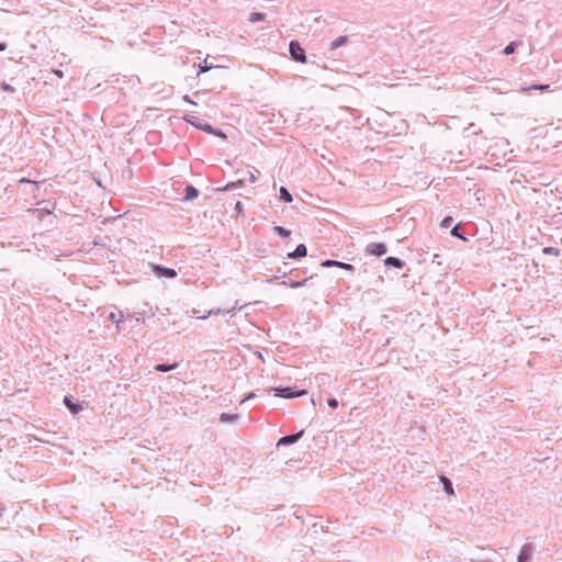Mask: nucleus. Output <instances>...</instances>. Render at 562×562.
<instances>
[{
  "label": "nucleus",
  "instance_id": "35",
  "mask_svg": "<svg viewBox=\"0 0 562 562\" xmlns=\"http://www.w3.org/2000/svg\"><path fill=\"white\" fill-rule=\"evenodd\" d=\"M249 180H250V182L256 181V176L252 172H250V175H249Z\"/></svg>",
  "mask_w": 562,
  "mask_h": 562
},
{
  "label": "nucleus",
  "instance_id": "28",
  "mask_svg": "<svg viewBox=\"0 0 562 562\" xmlns=\"http://www.w3.org/2000/svg\"><path fill=\"white\" fill-rule=\"evenodd\" d=\"M339 268L341 269H345V270H352L353 267L349 263H345V262H341V266H339Z\"/></svg>",
  "mask_w": 562,
  "mask_h": 562
},
{
  "label": "nucleus",
  "instance_id": "18",
  "mask_svg": "<svg viewBox=\"0 0 562 562\" xmlns=\"http://www.w3.org/2000/svg\"><path fill=\"white\" fill-rule=\"evenodd\" d=\"M186 192H187V199H193L198 195V190L193 187H187L186 189Z\"/></svg>",
  "mask_w": 562,
  "mask_h": 562
},
{
  "label": "nucleus",
  "instance_id": "9",
  "mask_svg": "<svg viewBox=\"0 0 562 562\" xmlns=\"http://www.w3.org/2000/svg\"><path fill=\"white\" fill-rule=\"evenodd\" d=\"M441 483L443 484V490L449 494L452 495L454 493L452 484L450 480L446 476L440 477Z\"/></svg>",
  "mask_w": 562,
  "mask_h": 562
},
{
  "label": "nucleus",
  "instance_id": "22",
  "mask_svg": "<svg viewBox=\"0 0 562 562\" xmlns=\"http://www.w3.org/2000/svg\"><path fill=\"white\" fill-rule=\"evenodd\" d=\"M451 222H452V217H451V216H446V217L441 221L440 226H441L442 228H447V227H449V226H450Z\"/></svg>",
  "mask_w": 562,
  "mask_h": 562
},
{
  "label": "nucleus",
  "instance_id": "12",
  "mask_svg": "<svg viewBox=\"0 0 562 562\" xmlns=\"http://www.w3.org/2000/svg\"><path fill=\"white\" fill-rule=\"evenodd\" d=\"M175 368H177V363H173V364H170V366L157 364L155 367V370L159 371V372H167V371L173 370Z\"/></svg>",
  "mask_w": 562,
  "mask_h": 562
},
{
  "label": "nucleus",
  "instance_id": "27",
  "mask_svg": "<svg viewBox=\"0 0 562 562\" xmlns=\"http://www.w3.org/2000/svg\"><path fill=\"white\" fill-rule=\"evenodd\" d=\"M1 87H2V89L4 91H9V92H13L14 91V88L12 86L8 85V83H2Z\"/></svg>",
  "mask_w": 562,
  "mask_h": 562
},
{
  "label": "nucleus",
  "instance_id": "26",
  "mask_svg": "<svg viewBox=\"0 0 562 562\" xmlns=\"http://www.w3.org/2000/svg\"><path fill=\"white\" fill-rule=\"evenodd\" d=\"M327 403L331 408H336L338 406V402L336 398H329Z\"/></svg>",
  "mask_w": 562,
  "mask_h": 562
},
{
  "label": "nucleus",
  "instance_id": "3",
  "mask_svg": "<svg viewBox=\"0 0 562 562\" xmlns=\"http://www.w3.org/2000/svg\"><path fill=\"white\" fill-rule=\"evenodd\" d=\"M367 252L372 256H382L386 252V247L382 243H372L368 245Z\"/></svg>",
  "mask_w": 562,
  "mask_h": 562
},
{
  "label": "nucleus",
  "instance_id": "2",
  "mask_svg": "<svg viewBox=\"0 0 562 562\" xmlns=\"http://www.w3.org/2000/svg\"><path fill=\"white\" fill-rule=\"evenodd\" d=\"M188 123L205 132H212V127L209 124H202L200 119L192 114H187L183 117Z\"/></svg>",
  "mask_w": 562,
  "mask_h": 562
},
{
  "label": "nucleus",
  "instance_id": "23",
  "mask_svg": "<svg viewBox=\"0 0 562 562\" xmlns=\"http://www.w3.org/2000/svg\"><path fill=\"white\" fill-rule=\"evenodd\" d=\"M515 52V43H510L509 45H507L504 49V54L506 55H510Z\"/></svg>",
  "mask_w": 562,
  "mask_h": 562
},
{
  "label": "nucleus",
  "instance_id": "33",
  "mask_svg": "<svg viewBox=\"0 0 562 562\" xmlns=\"http://www.w3.org/2000/svg\"><path fill=\"white\" fill-rule=\"evenodd\" d=\"M54 72L59 78H63V76H64L61 70H55Z\"/></svg>",
  "mask_w": 562,
  "mask_h": 562
},
{
  "label": "nucleus",
  "instance_id": "29",
  "mask_svg": "<svg viewBox=\"0 0 562 562\" xmlns=\"http://www.w3.org/2000/svg\"><path fill=\"white\" fill-rule=\"evenodd\" d=\"M306 281H307V280H303V281H301V282H292V283H291V286H292V288H299V286H302V285H304V284H305V282H306Z\"/></svg>",
  "mask_w": 562,
  "mask_h": 562
},
{
  "label": "nucleus",
  "instance_id": "5",
  "mask_svg": "<svg viewBox=\"0 0 562 562\" xmlns=\"http://www.w3.org/2000/svg\"><path fill=\"white\" fill-rule=\"evenodd\" d=\"M307 254V249L305 247V245L303 244H300L294 251L288 254V257L289 258H301V257H305Z\"/></svg>",
  "mask_w": 562,
  "mask_h": 562
},
{
  "label": "nucleus",
  "instance_id": "38",
  "mask_svg": "<svg viewBox=\"0 0 562 562\" xmlns=\"http://www.w3.org/2000/svg\"><path fill=\"white\" fill-rule=\"evenodd\" d=\"M5 49V44L3 43H0V52L4 50Z\"/></svg>",
  "mask_w": 562,
  "mask_h": 562
},
{
  "label": "nucleus",
  "instance_id": "16",
  "mask_svg": "<svg viewBox=\"0 0 562 562\" xmlns=\"http://www.w3.org/2000/svg\"><path fill=\"white\" fill-rule=\"evenodd\" d=\"M274 231L282 237L290 236L291 232L282 226H276Z\"/></svg>",
  "mask_w": 562,
  "mask_h": 562
},
{
  "label": "nucleus",
  "instance_id": "19",
  "mask_svg": "<svg viewBox=\"0 0 562 562\" xmlns=\"http://www.w3.org/2000/svg\"><path fill=\"white\" fill-rule=\"evenodd\" d=\"M322 266L327 267V268H329V267H338L339 268V266H341V262L328 259V260H325L324 262H322Z\"/></svg>",
  "mask_w": 562,
  "mask_h": 562
},
{
  "label": "nucleus",
  "instance_id": "31",
  "mask_svg": "<svg viewBox=\"0 0 562 562\" xmlns=\"http://www.w3.org/2000/svg\"><path fill=\"white\" fill-rule=\"evenodd\" d=\"M183 100H184L186 102L191 103V104H195V103L190 99V97H189V95H184V97H183Z\"/></svg>",
  "mask_w": 562,
  "mask_h": 562
},
{
  "label": "nucleus",
  "instance_id": "34",
  "mask_svg": "<svg viewBox=\"0 0 562 562\" xmlns=\"http://www.w3.org/2000/svg\"><path fill=\"white\" fill-rule=\"evenodd\" d=\"M215 135H217V136H220L222 138H226V135L223 132H221V131L216 132Z\"/></svg>",
  "mask_w": 562,
  "mask_h": 562
},
{
  "label": "nucleus",
  "instance_id": "32",
  "mask_svg": "<svg viewBox=\"0 0 562 562\" xmlns=\"http://www.w3.org/2000/svg\"><path fill=\"white\" fill-rule=\"evenodd\" d=\"M548 86H533L532 89H539V90H544L547 89Z\"/></svg>",
  "mask_w": 562,
  "mask_h": 562
},
{
  "label": "nucleus",
  "instance_id": "30",
  "mask_svg": "<svg viewBox=\"0 0 562 562\" xmlns=\"http://www.w3.org/2000/svg\"><path fill=\"white\" fill-rule=\"evenodd\" d=\"M211 68H212V66H206V65L200 66V72H205V71H207Z\"/></svg>",
  "mask_w": 562,
  "mask_h": 562
},
{
  "label": "nucleus",
  "instance_id": "37",
  "mask_svg": "<svg viewBox=\"0 0 562 562\" xmlns=\"http://www.w3.org/2000/svg\"><path fill=\"white\" fill-rule=\"evenodd\" d=\"M20 182H21V183H24V182H25V183H27V182H32V181H31V180H29V179H26V178H22V179H20Z\"/></svg>",
  "mask_w": 562,
  "mask_h": 562
},
{
  "label": "nucleus",
  "instance_id": "7",
  "mask_svg": "<svg viewBox=\"0 0 562 562\" xmlns=\"http://www.w3.org/2000/svg\"><path fill=\"white\" fill-rule=\"evenodd\" d=\"M64 403L72 414H77L82 409L79 404L72 403L68 396L64 398Z\"/></svg>",
  "mask_w": 562,
  "mask_h": 562
},
{
  "label": "nucleus",
  "instance_id": "20",
  "mask_svg": "<svg viewBox=\"0 0 562 562\" xmlns=\"http://www.w3.org/2000/svg\"><path fill=\"white\" fill-rule=\"evenodd\" d=\"M542 251L546 255H552V256H559L560 255V250L557 249V248H553V247H546V248H543Z\"/></svg>",
  "mask_w": 562,
  "mask_h": 562
},
{
  "label": "nucleus",
  "instance_id": "13",
  "mask_svg": "<svg viewBox=\"0 0 562 562\" xmlns=\"http://www.w3.org/2000/svg\"><path fill=\"white\" fill-rule=\"evenodd\" d=\"M265 19V14L263 13H259V12H252L249 16V21L251 23H256L258 21H262Z\"/></svg>",
  "mask_w": 562,
  "mask_h": 562
},
{
  "label": "nucleus",
  "instance_id": "14",
  "mask_svg": "<svg viewBox=\"0 0 562 562\" xmlns=\"http://www.w3.org/2000/svg\"><path fill=\"white\" fill-rule=\"evenodd\" d=\"M280 195H281V199L284 200L285 202H292V195L283 187L280 189Z\"/></svg>",
  "mask_w": 562,
  "mask_h": 562
},
{
  "label": "nucleus",
  "instance_id": "8",
  "mask_svg": "<svg viewBox=\"0 0 562 562\" xmlns=\"http://www.w3.org/2000/svg\"><path fill=\"white\" fill-rule=\"evenodd\" d=\"M303 431H300L295 435H290V436H285V437H282L278 445H286V443H293L295 442L301 436H302Z\"/></svg>",
  "mask_w": 562,
  "mask_h": 562
},
{
  "label": "nucleus",
  "instance_id": "11",
  "mask_svg": "<svg viewBox=\"0 0 562 562\" xmlns=\"http://www.w3.org/2000/svg\"><path fill=\"white\" fill-rule=\"evenodd\" d=\"M237 418H238V415H236V414L223 413L220 416V420L223 422V423L235 422V420H237Z\"/></svg>",
  "mask_w": 562,
  "mask_h": 562
},
{
  "label": "nucleus",
  "instance_id": "4",
  "mask_svg": "<svg viewBox=\"0 0 562 562\" xmlns=\"http://www.w3.org/2000/svg\"><path fill=\"white\" fill-rule=\"evenodd\" d=\"M304 394H306L305 390H301V391H297V392L293 393V392L290 391L289 387L276 389V395L277 396L286 397V398L302 396Z\"/></svg>",
  "mask_w": 562,
  "mask_h": 562
},
{
  "label": "nucleus",
  "instance_id": "1",
  "mask_svg": "<svg viewBox=\"0 0 562 562\" xmlns=\"http://www.w3.org/2000/svg\"><path fill=\"white\" fill-rule=\"evenodd\" d=\"M290 54L294 60L306 63L305 52L297 42L293 41L290 43Z\"/></svg>",
  "mask_w": 562,
  "mask_h": 562
},
{
  "label": "nucleus",
  "instance_id": "21",
  "mask_svg": "<svg viewBox=\"0 0 562 562\" xmlns=\"http://www.w3.org/2000/svg\"><path fill=\"white\" fill-rule=\"evenodd\" d=\"M243 184H244L243 180H237L236 182L228 183L226 187L223 188V190H228V189H233V188H236V187H241Z\"/></svg>",
  "mask_w": 562,
  "mask_h": 562
},
{
  "label": "nucleus",
  "instance_id": "24",
  "mask_svg": "<svg viewBox=\"0 0 562 562\" xmlns=\"http://www.w3.org/2000/svg\"><path fill=\"white\" fill-rule=\"evenodd\" d=\"M527 558H528L527 549H526V548H524V549L521 550L520 554H519L518 561H519V562H524V560H525V559H527Z\"/></svg>",
  "mask_w": 562,
  "mask_h": 562
},
{
  "label": "nucleus",
  "instance_id": "36",
  "mask_svg": "<svg viewBox=\"0 0 562 562\" xmlns=\"http://www.w3.org/2000/svg\"><path fill=\"white\" fill-rule=\"evenodd\" d=\"M254 397V393H250L248 394L243 401L241 403H244L245 401L249 400V398H252Z\"/></svg>",
  "mask_w": 562,
  "mask_h": 562
},
{
  "label": "nucleus",
  "instance_id": "25",
  "mask_svg": "<svg viewBox=\"0 0 562 562\" xmlns=\"http://www.w3.org/2000/svg\"><path fill=\"white\" fill-rule=\"evenodd\" d=\"M458 231H459V226L453 227L452 231H451V235L456 236V237H459L461 239H464V237L461 236Z\"/></svg>",
  "mask_w": 562,
  "mask_h": 562
},
{
  "label": "nucleus",
  "instance_id": "15",
  "mask_svg": "<svg viewBox=\"0 0 562 562\" xmlns=\"http://www.w3.org/2000/svg\"><path fill=\"white\" fill-rule=\"evenodd\" d=\"M346 42H347V38L345 36H340V37L336 38L331 43V49L338 48L339 46L344 45Z\"/></svg>",
  "mask_w": 562,
  "mask_h": 562
},
{
  "label": "nucleus",
  "instance_id": "10",
  "mask_svg": "<svg viewBox=\"0 0 562 562\" xmlns=\"http://www.w3.org/2000/svg\"><path fill=\"white\" fill-rule=\"evenodd\" d=\"M385 263L389 265V266H393L395 268H402L403 267V262L395 258V257H387L385 259Z\"/></svg>",
  "mask_w": 562,
  "mask_h": 562
},
{
  "label": "nucleus",
  "instance_id": "17",
  "mask_svg": "<svg viewBox=\"0 0 562 562\" xmlns=\"http://www.w3.org/2000/svg\"><path fill=\"white\" fill-rule=\"evenodd\" d=\"M109 318L116 323L117 325L123 321V315L121 313L116 314L114 312H112L110 315H109Z\"/></svg>",
  "mask_w": 562,
  "mask_h": 562
},
{
  "label": "nucleus",
  "instance_id": "6",
  "mask_svg": "<svg viewBox=\"0 0 562 562\" xmlns=\"http://www.w3.org/2000/svg\"><path fill=\"white\" fill-rule=\"evenodd\" d=\"M155 270L159 273V276L166 277V278H175L177 276L176 270L170 268H164L160 266H156Z\"/></svg>",
  "mask_w": 562,
  "mask_h": 562
}]
</instances>
